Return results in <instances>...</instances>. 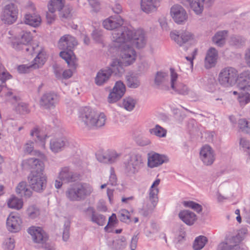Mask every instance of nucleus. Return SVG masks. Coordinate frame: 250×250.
<instances>
[{
  "instance_id": "20",
  "label": "nucleus",
  "mask_w": 250,
  "mask_h": 250,
  "mask_svg": "<svg viewBox=\"0 0 250 250\" xmlns=\"http://www.w3.org/2000/svg\"><path fill=\"white\" fill-rule=\"evenodd\" d=\"M170 14L174 21L178 24L185 21L188 18L186 10L179 4H175L172 6Z\"/></svg>"
},
{
  "instance_id": "56",
  "label": "nucleus",
  "mask_w": 250,
  "mask_h": 250,
  "mask_svg": "<svg viewBox=\"0 0 250 250\" xmlns=\"http://www.w3.org/2000/svg\"><path fill=\"white\" fill-rule=\"evenodd\" d=\"M17 110L21 114L27 113L29 112L27 105L24 103H21L16 107Z\"/></svg>"
},
{
  "instance_id": "57",
  "label": "nucleus",
  "mask_w": 250,
  "mask_h": 250,
  "mask_svg": "<svg viewBox=\"0 0 250 250\" xmlns=\"http://www.w3.org/2000/svg\"><path fill=\"white\" fill-rule=\"evenodd\" d=\"M12 77V76L6 70L0 72V81L2 83H4L7 80H9Z\"/></svg>"
},
{
  "instance_id": "42",
  "label": "nucleus",
  "mask_w": 250,
  "mask_h": 250,
  "mask_svg": "<svg viewBox=\"0 0 250 250\" xmlns=\"http://www.w3.org/2000/svg\"><path fill=\"white\" fill-rule=\"evenodd\" d=\"M64 0H50L48 5L49 11H60L64 7Z\"/></svg>"
},
{
  "instance_id": "59",
  "label": "nucleus",
  "mask_w": 250,
  "mask_h": 250,
  "mask_svg": "<svg viewBox=\"0 0 250 250\" xmlns=\"http://www.w3.org/2000/svg\"><path fill=\"white\" fill-rule=\"evenodd\" d=\"M5 249L7 250H13L15 248V241L11 238H8L5 241Z\"/></svg>"
},
{
  "instance_id": "5",
  "label": "nucleus",
  "mask_w": 250,
  "mask_h": 250,
  "mask_svg": "<svg viewBox=\"0 0 250 250\" xmlns=\"http://www.w3.org/2000/svg\"><path fill=\"white\" fill-rule=\"evenodd\" d=\"M32 39V37L30 32L23 31L20 37L12 42L13 47L17 50H25V52L31 55L37 54L36 52L38 49H43L38 45H36V46H31L30 42Z\"/></svg>"
},
{
  "instance_id": "50",
  "label": "nucleus",
  "mask_w": 250,
  "mask_h": 250,
  "mask_svg": "<svg viewBox=\"0 0 250 250\" xmlns=\"http://www.w3.org/2000/svg\"><path fill=\"white\" fill-rule=\"evenodd\" d=\"M107 154L109 159V163L110 164H112L116 162L121 155V153H117L114 150H108Z\"/></svg>"
},
{
  "instance_id": "13",
  "label": "nucleus",
  "mask_w": 250,
  "mask_h": 250,
  "mask_svg": "<svg viewBox=\"0 0 250 250\" xmlns=\"http://www.w3.org/2000/svg\"><path fill=\"white\" fill-rule=\"evenodd\" d=\"M116 47L121 48V57L125 66H128L134 62L136 54L133 47L126 43H117Z\"/></svg>"
},
{
  "instance_id": "34",
  "label": "nucleus",
  "mask_w": 250,
  "mask_h": 250,
  "mask_svg": "<svg viewBox=\"0 0 250 250\" xmlns=\"http://www.w3.org/2000/svg\"><path fill=\"white\" fill-rule=\"evenodd\" d=\"M180 218L187 225L191 226L197 220L196 214L188 210H184L179 213Z\"/></svg>"
},
{
  "instance_id": "15",
  "label": "nucleus",
  "mask_w": 250,
  "mask_h": 250,
  "mask_svg": "<svg viewBox=\"0 0 250 250\" xmlns=\"http://www.w3.org/2000/svg\"><path fill=\"white\" fill-rule=\"evenodd\" d=\"M60 101L59 95L54 92H47L44 93L40 98V105L45 109L55 108Z\"/></svg>"
},
{
  "instance_id": "43",
  "label": "nucleus",
  "mask_w": 250,
  "mask_h": 250,
  "mask_svg": "<svg viewBox=\"0 0 250 250\" xmlns=\"http://www.w3.org/2000/svg\"><path fill=\"white\" fill-rule=\"evenodd\" d=\"M60 11L59 17L62 21L68 20L72 17V8L70 6H66L62 11Z\"/></svg>"
},
{
  "instance_id": "40",
  "label": "nucleus",
  "mask_w": 250,
  "mask_h": 250,
  "mask_svg": "<svg viewBox=\"0 0 250 250\" xmlns=\"http://www.w3.org/2000/svg\"><path fill=\"white\" fill-rule=\"evenodd\" d=\"M30 135L36 136L37 139H35V141L40 143L41 146L42 148L45 147V138L47 137L46 135L44 134L38 127H35L31 131Z\"/></svg>"
},
{
  "instance_id": "27",
  "label": "nucleus",
  "mask_w": 250,
  "mask_h": 250,
  "mask_svg": "<svg viewBox=\"0 0 250 250\" xmlns=\"http://www.w3.org/2000/svg\"><path fill=\"white\" fill-rule=\"evenodd\" d=\"M218 57L217 50L214 47H210L207 52L205 59V66L207 69L214 67Z\"/></svg>"
},
{
  "instance_id": "7",
  "label": "nucleus",
  "mask_w": 250,
  "mask_h": 250,
  "mask_svg": "<svg viewBox=\"0 0 250 250\" xmlns=\"http://www.w3.org/2000/svg\"><path fill=\"white\" fill-rule=\"evenodd\" d=\"M160 182V180L159 179H156L150 188L148 200L150 204L147 203L146 206H144L139 210L140 214L145 217L147 216L152 213L157 204L158 201V194L159 193V189L157 187Z\"/></svg>"
},
{
  "instance_id": "60",
  "label": "nucleus",
  "mask_w": 250,
  "mask_h": 250,
  "mask_svg": "<svg viewBox=\"0 0 250 250\" xmlns=\"http://www.w3.org/2000/svg\"><path fill=\"white\" fill-rule=\"evenodd\" d=\"M97 159L101 162L109 163L107 150L103 154H99L97 156Z\"/></svg>"
},
{
  "instance_id": "61",
  "label": "nucleus",
  "mask_w": 250,
  "mask_h": 250,
  "mask_svg": "<svg viewBox=\"0 0 250 250\" xmlns=\"http://www.w3.org/2000/svg\"><path fill=\"white\" fill-rule=\"evenodd\" d=\"M243 217L245 222L250 225V208H244L242 214Z\"/></svg>"
},
{
  "instance_id": "44",
  "label": "nucleus",
  "mask_w": 250,
  "mask_h": 250,
  "mask_svg": "<svg viewBox=\"0 0 250 250\" xmlns=\"http://www.w3.org/2000/svg\"><path fill=\"white\" fill-rule=\"evenodd\" d=\"M136 101L131 97L125 98L123 100V107L127 111H131L135 107Z\"/></svg>"
},
{
  "instance_id": "24",
  "label": "nucleus",
  "mask_w": 250,
  "mask_h": 250,
  "mask_svg": "<svg viewBox=\"0 0 250 250\" xmlns=\"http://www.w3.org/2000/svg\"><path fill=\"white\" fill-rule=\"evenodd\" d=\"M21 219L17 214L11 213L7 219V228L12 232H18L21 229Z\"/></svg>"
},
{
  "instance_id": "38",
  "label": "nucleus",
  "mask_w": 250,
  "mask_h": 250,
  "mask_svg": "<svg viewBox=\"0 0 250 250\" xmlns=\"http://www.w3.org/2000/svg\"><path fill=\"white\" fill-rule=\"evenodd\" d=\"M16 191L18 194L26 198L30 197L32 193V191L29 188L26 183L23 181L20 182L18 185Z\"/></svg>"
},
{
  "instance_id": "3",
  "label": "nucleus",
  "mask_w": 250,
  "mask_h": 250,
  "mask_svg": "<svg viewBox=\"0 0 250 250\" xmlns=\"http://www.w3.org/2000/svg\"><path fill=\"white\" fill-rule=\"evenodd\" d=\"M105 120L104 113L99 114L88 107H85L81 110L79 117L80 123L88 128L102 127L104 125Z\"/></svg>"
},
{
  "instance_id": "54",
  "label": "nucleus",
  "mask_w": 250,
  "mask_h": 250,
  "mask_svg": "<svg viewBox=\"0 0 250 250\" xmlns=\"http://www.w3.org/2000/svg\"><path fill=\"white\" fill-rule=\"evenodd\" d=\"M119 218L122 222H130L129 212L126 209H123L119 212Z\"/></svg>"
},
{
  "instance_id": "55",
  "label": "nucleus",
  "mask_w": 250,
  "mask_h": 250,
  "mask_svg": "<svg viewBox=\"0 0 250 250\" xmlns=\"http://www.w3.org/2000/svg\"><path fill=\"white\" fill-rule=\"evenodd\" d=\"M239 144L240 146L243 149L250 154V142L249 140L245 138H241L240 139Z\"/></svg>"
},
{
  "instance_id": "4",
  "label": "nucleus",
  "mask_w": 250,
  "mask_h": 250,
  "mask_svg": "<svg viewBox=\"0 0 250 250\" xmlns=\"http://www.w3.org/2000/svg\"><path fill=\"white\" fill-rule=\"evenodd\" d=\"M93 191L92 187L85 183H77L71 185L65 191L66 198L71 201L84 200Z\"/></svg>"
},
{
  "instance_id": "31",
  "label": "nucleus",
  "mask_w": 250,
  "mask_h": 250,
  "mask_svg": "<svg viewBox=\"0 0 250 250\" xmlns=\"http://www.w3.org/2000/svg\"><path fill=\"white\" fill-rule=\"evenodd\" d=\"M67 145L68 141L65 137L54 138L50 141V148L53 152L56 153L61 151Z\"/></svg>"
},
{
  "instance_id": "23",
  "label": "nucleus",
  "mask_w": 250,
  "mask_h": 250,
  "mask_svg": "<svg viewBox=\"0 0 250 250\" xmlns=\"http://www.w3.org/2000/svg\"><path fill=\"white\" fill-rule=\"evenodd\" d=\"M170 37L180 46L193 40L194 38V35L187 30H181L177 34L171 32L170 33Z\"/></svg>"
},
{
  "instance_id": "32",
  "label": "nucleus",
  "mask_w": 250,
  "mask_h": 250,
  "mask_svg": "<svg viewBox=\"0 0 250 250\" xmlns=\"http://www.w3.org/2000/svg\"><path fill=\"white\" fill-rule=\"evenodd\" d=\"M124 64L118 59H114L110 63V67H106L109 68L111 71V74H114L115 76L121 77L125 72L124 68Z\"/></svg>"
},
{
  "instance_id": "18",
  "label": "nucleus",
  "mask_w": 250,
  "mask_h": 250,
  "mask_svg": "<svg viewBox=\"0 0 250 250\" xmlns=\"http://www.w3.org/2000/svg\"><path fill=\"white\" fill-rule=\"evenodd\" d=\"M200 158L205 166H211L215 159L214 150L208 145L203 146L200 150Z\"/></svg>"
},
{
  "instance_id": "58",
  "label": "nucleus",
  "mask_w": 250,
  "mask_h": 250,
  "mask_svg": "<svg viewBox=\"0 0 250 250\" xmlns=\"http://www.w3.org/2000/svg\"><path fill=\"white\" fill-rule=\"evenodd\" d=\"M108 184L111 186H116L117 184V179L113 168L110 169V175L109 176Z\"/></svg>"
},
{
  "instance_id": "12",
  "label": "nucleus",
  "mask_w": 250,
  "mask_h": 250,
  "mask_svg": "<svg viewBox=\"0 0 250 250\" xmlns=\"http://www.w3.org/2000/svg\"><path fill=\"white\" fill-rule=\"evenodd\" d=\"M28 181L31 188L35 191L41 192L46 188L47 177L43 173L31 172Z\"/></svg>"
},
{
  "instance_id": "19",
  "label": "nucleus",
  "mask_w": 250,
  "mask_h": 250,
  "mask_svg": "<svg viewBox=\"0 0 250 250\" xmlns=\"http://www.w3.org/2000/svg\"><path fill=\"white\" fill-rule=\"evenodd\" d=\"M79 174L71 170L69 167H64L61 169L59 173V179L64 183L75 182L79 179Z\"/></svg>"
},
{
  "instance_id": "25",
  "label": "nucleus",
  "mask_w": 250,
  "mask_h": 250,
  "mask_svg": "<svg viewBox=\"0 0 250 250\" xmlns=\"http://www.w3.org/2000/svg\"><path fill=\"white\" fill-rule=\"evenodd\" d=\"M111 76V71L108 68L100 69L97 73L94 82L98 86H103L107 83Z\"/></svg>"
},
{
  "instance_id": "41",
  "label": "nucleus",
  "mask_w": 250,
  "mask_h": 250,
  "mask_svg": "<svg viewBox=\"0 0 250 250\" xmlns=\"http://www.w3.org/2000/svg\"><path fill=\"white\" fill-rule=\"evenodd\" d=\"M7 205L9 208L20 210L23 207V201L16 196H12L8 200Z\"/></svg>"
},
{
  "instance_id": "36",
  "label": "nucleus",
  "mask_w": 250,
  "mask_h": 250,
  "mask_svg": "<svg viewBox=\"0 0 250 250\" xmlns=\"http://www.w3.org/2000/svg\"><path fill=\"white\" fill-rule=\"evenodd\" d=\"M127 86L131 89H136L141 85V81L139 77L134 74L127 75L125 78Z\"/></svg>"
},
{
  "instance_id": "39",
  "label": "nucleus",
  "mask_w": 250,
  "mask_h": 250,
  "mask_svg": "<svg viewBox=\"0 0 250 250\" xmlns=\"http://www.w3.org/2000/svg\"><path fill=\"white\" fill-rule=\"evenodd\" d=\"M91 213V221L96 223L99 226H104L105 222V217L100 214H96L94 208L93 207H89L86 209Z\"/></svg>"
},
{
  "instance_id": "37",
  "label": "nucleus",
  "mask_w": 250,
  "mask_h": 250,
  "mask_svg": "<svg viewBox=\"0 0 250 250\" xmlns=\"http://www.w3.org/2000/svg\"><path fill=\"white\" fill-rule=\"evenodd\" d=\"M227 35L228 31L226 30L218 31L212 37V42L217 46L221 47L225 44Z\"/></svg>"
},
{
  "instance_id": "53",
  "label": "nucleus",
  "mask_w": 250,
  "mask_h": 250,
  "mask_svg": "<svg viewBox=\"0 0 250 250\" xmlns=\"http://www.w3.org/2000/svg\"><path fill=\"white\" fill-rule=\"evenodd\" d=\"M70 222L65 221L63 227L62 240L67 241L69 238Z\"/></svg>"
},
{
  "instance_id": "9",
  "label": "nucleus",
  "mask_w": 250,
  "mask_h": 250,
  "mask_svg": "<svg viewBox=\"0 0 250 250\" xmlns=\"http://www.w3.org/2000/svg\"><path fill=\"white\" fill-rule=\"evenodd\" d=\"M246 230L242 229L235 235H229L226 238L225 242H222L219 244L217 250H239V244L243 239V236L241 234L245 233Z\"/></svg>"
},
{
  "instance_id": "45",
  "label": "nucleus",
  "mask_w": 250,
  "mask_h": 250,
  "mask_svg": "<svg viewBox=\"0 0 250 250\" xmlns=\"http://www.w3.org/2000/svg\"><path fill=\"white\" fill-rule=\"evenodd\" d=\"M149 132L151 134L159 137H164L167 134L166 129L158 125H156L154 128L150 129Z\"/></svg>"
},
{
  "instance_id": "64",
  "label": "nucleus",
  "mask_w": 250,
  "mask_h": 250,
  "mask_svg": "<svg viewBox=\"0 0 250 250\" xmlns=\"http://www.w3.org/2000/svg\"><path fill=\"white\" fill-rule=\"evenodd\" d=\"M117 248L119 249H123L126 246L125 239V237H122L121 239L117 241Z\"/></svg>"
},
{
  "instance_id": "30",
  "label": "nucleus",
  "mask_w": 250,
  "mask_h": 250,
  "mask_svg": "<svg viewBox=\"0 0 250 250\" xmlns=\"http://www.w3.org/2000/svg\"><path fill=\"white\" fill-rule=\"evenodd\" d=\"M238 87L246 91L250 90V71H245L240 74Z\"/></svg>"
},
{
  "instance_id": "16",
  "label": "nucleus",
  "mask_w": 250,
  "mask_h": 250,
  "mask_svg": "<svg viewBox=\"0 0 250 250\" xmlns=\"http://www.w3.org/2000/svg\"><path fill=\"white\" fill-rule=\"evenodd\" d=\"M18 10L13 3L6 5L1 12V20L6 24H11L17 19Z\"/></svg>"
},
{
  "instance_id": "17",
  "label": "nucleus",
  "mask_w": 250,
  "mask_h": 250,
  "mask_svg": "<svg viewBox=\"0 0 250 250\" xmlns=\"http://www.w3.org/2000/svg\"><path fill=\"white\" fill-rule=\"evenodd\" d=\"M126 91L125 84L121 81L116 82L108 96V102L114 103L119 101L124 95Z\"/></svg>"
},
{
  "instance_id": "33",
  "label": "nucleus",
  "mask_w": 250,
  "mask_h": 250,
  "mask_svg": "<svg viewBox=\"0 0 250 250\" xmlns=\"http://www.w3.org/2000/svg\"><path fill=\"white\" fill-rule=\"evenodd\" d=\"M160 0H142L141 6L146 13L155 11L159 6Z\"/></svg>"
},
{
  "instance_id": "26",
  "label": "nucleus",
  "mask_w": 250,
  "mask_h": 250,
  "mask_svg": "<svg viewBox=\"0 0 250 250\" xmlns=\"http://www.w3.org/2000/svg\"><path fill=\"white\" fill-rule=\"evenodd\" d=\"M190 6L197 15L203 11L205 7H208L213 2V0H188Z\"/></svg>"
},
{
  "instance_id": "10",
  "label": "nucleus",
  "mask_w": 250,
  "mask_h": 250,
  "mask_svg": "<svg viewBox=\"0 0 250 250\" xmlns=\"http://www.w3.org/2000/svg\"><path fill=\"white\" fill-rule=\"evenodd\" d=\"M28 232L31 235L34 242L42 244V248L44 250H55L54 246L46 243L48 239V236L41 228L31 227L28 229Z\"/></svg>"
},
{
  "instance_id": "28",
  "label": "nucleus",
  "mask_w": 250,
  "mask_h": 250,
  "mask_svg": "<svg viewBox=\"0 0 250 250\" xmlns=\"http://www.w3.org/2000/svg\"><path fill=\"white\" fill-rule=\"evenodd\" d=\"M167 161V157L164 155L156 153L148 154V166L151 168L157 167Z\"/></svg>"
},
{
  "instance_id": "48",
  "label": "nucleus",
  "mask_w": 250,
  "mask_h": 250,
  "mask_svg": "<svg viewBox=\"0 0 250 250\" xmlns=\"http://www.w3.org/2000/svg\"><path fill=\"white\" fill-rule=\"evenodd\" d=\"M183 205L185 207L193 209L197 213H200L202 211L203 208L202 206L193 201H184Z\"/></svg>"
},
{
  "instance_id": "62",
  "label": "nucleus",
  "mask_w": 250,
  "mask_h": 250,
  "mask_svg": "<svg viewBox=\"0 0 250 250\" xmlns=\"http://www.w3.org/2000/svg\"><path fill=\"white\" fill-rule=\"evenodd\" d=\"M89 4L93 8V10L97 12L100 9V2L99 0H88Z\"/></svg>"
},
{
  "instance_id": "11",
  "label": "nucleus",
  "mask_w": 250,
  "mask_h": 250,
  "mask_svg": "<svg viewBox=\"0 0 250 250\" xmlns=\"http://www.w3.org/2000/svg\"><path fill=\"white\" fill-rule=\"evenodd\" d=\"M36 58L30 64H22L18 66V70L21 73L28 72L31 69H36L42 67L46 61L45 53L43 49H38Z\"/></svg>"
},
{
  "instance_id": "8",
  "label": "nucleus",
  "mask_w": 250,
  "mask_h": 250,
  "mask_svg": "<svg viewBox=\"0 0 250 250\" xmlns=\"http://www.w3.org/2000/svg\"><path fill=\"white\" fill-rule=\"evenodd\" d=\"M239 77L237 70L232 67H227L222 69L218 75V82L225 87L233 86Z\"/></svg>"
},
{
  "instance_id": "22",
  "label": "nucleus",
  "mask_w": 250,
  "mask_h": 250,
  "mask_svg": "<svg viewBox=\"0 0 250 250\" xmlns=\"http://www.w3.org/2000/svg\"><path fill=\"white\" fill-rule=\"evenodd\" d=\"M123 23V21L121 16H110L104 20L103 22V25L106 29L112 30L111 34L112 36V33L114 31L124 27H120Z\"/></svg>"
},
{
  "instance_id": "35",
  "label": "nucleus",
  "mask_w": 250,
  "mask_h": 250,
  "mask_svg": "<svg viewBox=\"0 0 250 250\" xmlns=\"http://www.w3.org/2000/svg\"><path fill=\"white\" fill-rule=\"evenodd\" d=\"M40 16L36 13H27L24 16V22L33 27L39 26L41 23Z\"/></svg>"
},
{
  "instance_id": "14",
  "label": "nucleus",
  "mask_w": 250,
  "mask_h": 250,
  "mask_svg": "<svg viewBox=\"0 0 250 250\" xmlns=\"http://www.w3.org/2000/svg\"><path fill=\"white\" fill-rule=\"evenodd\" d=\"M178 74L173 68H170V90H172L178 94L186 95L189 93V90L186 85L179 83L177 81Z\"/></svg>"
},
{
  "instance_id": "6",
  "label": "nucleus",
  "mask_w": 250,
  "mask_h": 250,
  "mask_svg": "<svg viewBox=\"0 0 250 250\" xmlns=\"http://www.w3.org/2000/svg\"><path fill=\"white\" fill-rule=\"evenodd\" d=\"M143 158L139 154H129L125 156L124 162L125 173L128 176L136 174L142 166Z\"/></svg>"
},
{
  "instance_id": "2",
  "label": "nucleus",
  "mask_w": 250,
  "mask_h": 250,
  "mask_svg": "<svg viewBox=\"0 0 250 250\" xmlns=\"http://www.w3.org/2000/svg\"><path fill=\"white\" fill-rule=\"evenodd\" d=\"M78 44L75 37L70 35H64L58 42V47L62 51L60 53V57L64 60L68 66L72 69L78 66L77 59L73 50Z\"/></svg>"
},
{
  "instance_id": "21",
  "label": "nucleus",
  "mask_w": 250,
  "mask_h": 250,
  "mask_svg": "<svg viewBox=\"0 0 250 250\" xmlns=\"http://www.w3.org/2000/svg\"><path fill=\"white\" fill-rule=\"evenodd\" d=\"M167 73L158 71L155 75L154 83L158 88L163 90H170V80Z\"/></svg>"
},
{
  "instance_id": "49",
  "label": "nucleus",
  "mask_w": 250,
  "mask_h": 250,
  "mask_svg": "<svg viewBox=\"0 0 250 250\" xmlns=\"http://www.w3.org/2000/svg\"><path fill=\"white\" fill-rule=\"evenodd\" d=\"M238 125L239 128L247 133H250V123L246 119H241L239 120Z\"/></svg>"
},
{
  "instance_id": "51",
  "label": "nucleus",
  "mask_w": 250,
  "mask_h": 250,
  "mask_svg": "<svg viewBox=\"0 0 250 250\" xmlns=\"http://www.w3.org/2000/svg\"><path fill=\"white\" fill-rule=\"evenodd\" d=\"M238 100L241 106L245 105L250 102V94L248 92L240 94L238 97Z\"/></svg>"
},
{
  "instance_id": "63",
  "label": "nucleus",
  "mask_w": 250,
  "mask_h": 250,
  "mask_svg": "<svg viewBox=\"0 0 250 250\" xmlns=\"http://www.w3.org/2000/svg\"><path fill=\"white\" fill-rule=\"evenodd\" d=\"M55 12L49 11L46 14L47 22L48 24L52 23L55 20L56 16L54 13Z\"/></svg>"
},
{
  "instance_id": "47",
  "label": "nucleus",
  "mask_w": 250,
  "mask_h": 250,
  "mask_svg": "<svg viewBox=\"0 0 250 250\" xmlns=\"http://www.w3.org/2000/svg\"><path fill=\"white\" fill-rule=\"evenodd\" d=\"M246 40L240 36H232L230 38V43L231 45L241 47L245 43Z\"/></svg>"
},
{
  "instance_id": "46",
  "label": "nucleus",
  "mask_w": 250,
  "mask_h": 250,
  "mask_svg": "<svg viewBox=\"0 0 250 250\" xmlns=\"http://www.w3.org/2000/svg\"><path fill=\"white\" fill-rule=\"evenodd\" d=\"M207 242V239L205 236H200L194 240L193 248L194 250H200L205 245Z\"/></svg>"
},
{
  "instance_id": "1",
  "label": "nucleus",
  "mask_w": 250,
  "mask_h": 250,
  "mask_svg": "<svg viewBox=\"0 0 250 250\" xmlns=\"http://www.w3.org/2000/svg\"><path fill=\"white\" fill-rule=\"evenodd\" d=\"M112 41L115 43H126L131 46L142 48L146 44V39L143 30H132L124 27L113 32Z\"/></svg>"
},
{
  "instance_id": "52",
  "label": "nucleus",
  "mask_w": 250,
  "mask_h": 250,
  "mask_svg": "<svg viewBox=\"0 0 250 250\" xmlns=\"http://www.w3.org/2000/svg\"><path fill=\"white\" fill-rule=\"evenodd\" d=\"M27 213L28 216L32 219L35 218L40 214L39 209L35 206H29L27 209Z\"/></svg>"
},
{
  "instance_id": "29",
  "label": "nucleus",
  "mask_w": 250,
  "mask_h": 250,
  "mask_svg": "<svg viewBox=\"0 0 250 250\" xmlns=\"http://www.w3.org/2000/svg\"><path fill=\"white\" fill-rule=\"evenodd\" d=\"M33 170L31 172L35 173H43L44 170V164L42 161L38 158H31L24 161Z\"/></svg>"
}]
</instances>
